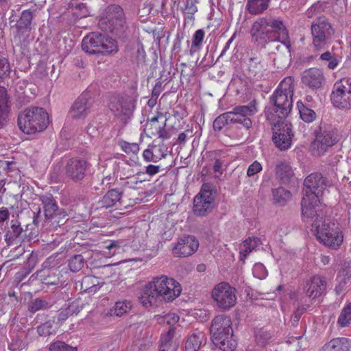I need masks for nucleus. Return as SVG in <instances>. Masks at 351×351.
Returning a JSON list of instances; mask_svg holds the SVG:
<instances>
[{
    "label": "nucleus",
    "instance_id": "24",
    "mask_svg": "<svg viewBox=\"0 0 351 351\" xmlns=\"http://www.w3.org/2000/svg\"><path fill=\"white\" fill-rule=\"evenodd\" d=\"M22 233L21 222L18 219H12L10 221V226L8 228L5 235V241L8 245H17L21 242L19 237Z\"/></svg>",
    "mask_w": 351,
    "mask_h": 351
},
{
    "label": "nucleus",
    "instance_id": "1",
    "mask_svg": "<svg viewBox=\"0 0 351 351\" xmlns=\"http://www.w3.org/2000/svg\"><path fill=\"white\" fill-rule=\"evenodd\" d=\"M181 291L178 282L162 275L153 278L145 285L139 301L146 308L156 306L162 301L172 302L180 295Z\"/></svg>",
    "mask_w": 351,
    "mask_h": 351
},
{
    "label": "nucleus",
    "instance_id": "46",
    "mask_svg": "<svg viewBox=\"0 0 351 351\" xmlns=\"http://www.w3.org/2000/svg\"><path fill=\"white\" fill-rule=\"evenodd\" d=\"M49 349V351H77L76 347L71 346L62 341L51 343Z\"/></svg>",
    "mask_w": 351,
    "mask_h": 351
},
{
    "label": "nucleus",
    "instance_id": "34",
    "mask_svg": "<svg viewBox=\"0 0 351 351\" xmlns=\"http://www.w3.org/2000/svg\"><path fill=\"white\" fill-rule=\"evenodd\" d=\"M174 333V328H169L167 334L161 337L160 351H176L178 345L172 341Z\"/></svg>",
    "mask_w": 351,
    "mask_h": 351
},
{
    "label": "nucleus",
    "instance_id": "64",
    "mask_svg": "<svg viewBox=\"0 0 351 351\" xmlns=\"http://www.w3.org/2000/svg\"><path fill=\"white\" fill-rule=\"evenodd\" d=\"M161 90H162L161 84L160 83L156 84L152 90V97L158 99V96L160 95V94L161 93Z\"/></svg>",
    "mask_w": 351,
    "mask_h": 351
},
{
    "label": "nucleus",
    "instance_id": "60",
    "mask_svg": "<svg viewBox=\"0 0 351 351\" xmlns=\"http://www.w3.org/2000/svg\"><path fill=\"white\" fill-rule=\"evenodd\" d=\"M339 284L335 287V291L337 294H341L346 289L348 282L341 278H338Z\"/></svg>",
    "mask_w": 351,
    "mask_h": 351
},
{
    "label": "nucleus",
    "instance_id": "27",
    "mask_svg": "<svg viewBox=\"0 0 351 351\" xmlns=\"http://www.w3.org/2000/svg\"><path fill=\"white\" fill-rule=\"evenodd\" d=\"M351 348V340L345 338H335L325 344L322 351H348Z\"/></svg>",
    "mask_w": 351,
    "mask_h": 351
},
{
    "label": "nucleus",
    "instance_id": "33",
    "mask_svg": "<svg viewBox=\"0 0 351 351\" xmlns=\"http://www.w3.org/2000/svg\"><path fill=\"white\" fill-rule=\"evenodd\" d=\"M7 92L5 88L0 86V128L7 122L8 106Z\"/></svg>",
    "mask_w": 351,
    "mask_h": 351
},
{
    "label": "nucleus",
    "instance_id": "12",
    "mask_svg": "<svg viewBox=\"0 0 351 351\" xmlns=\"http://www.w3.org/2000/svg\"><path fill=\"white\" fill-rule=\"evenodd\" d=\"M269 121L273 125L272 139L276 146L280 150L289 149L293 136L291 124L281 119Z\"/></svg>",
    "mask_w": 351,
    "mask_h": 351
},
{
    "label": "nucleus",
    "instance_id": "56",
    "mask_svg": "<svg viewBox=\"0 0 351 351\" xmlns=\"http://www.w3.org/2000/svg\"><path fill=\"white\" fill-rule=\"evenodd\" d=\"M10 69V64L5 58H0V79L7 75Z\"/></svg>",
    "mask_w": 351,
    "mask_h": 351
},
{
    "label": "nucleus",
    "instance_id": "30",
    "mask_svg": "<svg viewBox=\"0 0 351 351\" xmlns=\"http://www.w3.org/2000/svg\"><path fill=\"white\" fill-rule=\"evenodd\" d=\"M269 1L270 0H247L246 8L251 14L259 15L268 9Z\"/></svg>",
    "mask_w": 351,
    "mask_h": 351
},
{
    "label": "nucleus",
    "instance_id": "39",
    "mask_svg": "<svg viewBox=\"0 0 351 351\" xmlns=\"http://www.w3.org/2000/svg\"><path fill=\"white\" fill-rule=\"evenodd\" d=\"M272 195L275 203L280 205H284L291 197V193L289 191L283 187H278L272 191Z\"/></svg>",
    "mask_w": 351,
    "mask_h": 351
},
{
    "label": "nucleus",
    "instance_id": "5",
    "mask_svg": "<svg viewBox=\"0 0 351 351\" xmlns=\"http://www.w3.org/2000/svg\"><path fill=\"white\" fill-rule=\"evenodd\" d=\"M322 210L315 212L312 217H303L304 221L311 223L315 231L317 239L326 246L337 249L343 241V234L339 223L326 221L323 218Z\"/></svg>",
    "mask_w": 351,
    "mask_h": 351
},
{
    "label": "nucleus",
    "instance_id": "62",
    "mask_svg": "<svg viewBox=\"0 0 351 351\" xmlns=\"http://www.w3.org/2000/svg\"><path fill=\"white\" fill-rule=\"evenodd\" d=\"M36 264V256L33 254H30L27 261V268L29 270L33 269Z\"/></svg>",
    "mask_w": 351,
    "mask_h": 351
},
{
    "label": "nucleus",
    "instance_id": "41",
    "mask_svg": "<svg viewBox=\"0 0 351 351\" xmlns=\"http://www.w3.org/2000/svg\"><path fill=\"white\" fill-rule=\"evenodd\" d=\"M132 307L131 302L130 301H119L115 303L112 312L117 316H122L130 311Z\"/></svg>",
    "mask_w": 351,
    "mask_h": 351
},
{
    "label": "nucleus",
    "instance_id": "25",
    "mask_svg": "<svg viewBox=\"0 0 351 351\" xmlns=\"http://www.w3.org/2000/svg\"><path fill=\"white\" fill-rule=\"evenodd\" d=\"M248 75L256 79H261L267 69V64L259 58H250L248 61Z\"/></svg>",
    "mask_w": 351,
    "mask_h": 351
},
{
    "label": "nucleus",
    "instance_id": "7",
    "mask_svg": "<svg viewBox=\"0 0 351 351\" xmlns=\"http://www.w3.org/2000/svg\"><path fill=\"white\" fill-rule=\"evenodd\" d=\"M340 139L338 130L326 123H321L315 131V139L312 143L313 154L320 156L325 154Z\"/></svg>",
    "mask_w": 351,
    "mask_h": 351
},
{
    "label": "nucleus",
    "instance_id": "8",
    "mask_svg": "<svg viewBox=\"0 0 351 351\" xmlns=\"http://www.w3.org/2000/svg\"><path fill=\"white\" fill-rule=\"evenodd\" d=\"M49 123L47 111L40 107H31L23 111V134H34L45 130Z\"/></svg>",
    "mask_w": 351,
    "mask_h": 351
},
{
    "label": "nucleus",
    "instance_id": "43",
    "mask_svg": "<svg viewBox=\"0 0 351 351\" xmlns=\"http://www.w3.org/2000/svg\"><path fill=\"white\" fill-rule=\"evenodd\" d=\"M84 259L80 254L74 255L69 261V267L73 272H77L80 271L84 266Z\"/></svg>",
    "mask_w": 351,
    "mask_h": 351
},
{
    "label": "nucleus",
    "instance_id": "38",
    "mask_svg": "<svg viewBox=\"0 0 351 351\" xmlns=\"http://www.w3.org/2000/svg\"><path fill=\"white\" fill-rule=\"evenodd\" d=\"M98 279L92 276L84 277L81 282L82 289L85 292L95 293L99 289Z\"/></svg>",
    "mask_w": 351,
    "mask_h": 351
},
{
    "label": "nucleus",
    "instance_id": "44",
    "mask_svg": "<svg viewBox=\"0 0 351 351\" xmlns=\"http://www.w3.org/2000/svg\"><path fill=\"white\" fill-rule=\"evenodd\" d=\"M351 320V302L346 305L341 312V314L338 318V324L345 327L348 326Z\"/></svg>",
    "mask_w": 351,
    "mask_h": 351
},
{
    "label": "nucleus",
    "instance_id": "13",
    "mask_svg": "<svg viewBox=\"0 0 351 351\" xmlns=\"http://www.w3.org/2000/svg\"><path fill=\"white\" fill-rule=\"evenodd\" d=\"M334 31L328 19L324 16L317 18L311 25L313 43L317 49L326 45L327 40L333 34Z\"/></svg>",
    "mask_w": 351,
    "mask_h": 351
},
{
    "label": "nucleus",
    "instance_id": "48",
    "mask_svg": "<svg viewBox=\"0 0 351 351\" xmlns=\"http://www.w3.org/2000/svg\"><path fill=\"white\" fill-rule=\"evenodd\" d=\"M120 146L122 150L128 155H136L140 150L137 143H130L125 141L121 142Z\"/></svg>",
    "mask_w": 351,
    "mask_h": 351
},
{
    "label": "nucleus",
    "instance_id": "19",
    "mask_svg": "<svg viewBox=\"0 0 351 351\" xmlns=\"http://www.w3.org/2000/svg\"><path fill=\"white\" fill-rule=\"evenodd\" d=\"M326 286L327 282L324 277L315 275L306 281L304 291L307 297L314 300L325 292Z\"/></svg>",
    "mask_w": 351,
    "mask_h": 351
},
{
    "label": "nucleus",
    "instance_id": "49",
    "mask_svg": "<svg viewBox=\"0 0 351 351\" xmlns=\"http://www.w3.org/2000/svg\"><path fill=\"white\" fill-rule=\"evenodd\" d=\"M22 341L21 340L20 333H16L14 330L12 332V340L9 343V350L10 351H21Z\"/></svg>",
    "mask_w": 351,
    "mask_h": 351
},
{
    "label": "nucleus",
    "instance_id": "51",
    "mask_svg": "<svg viewBox=\"0 0 351 351\" xmlns=\"http://www.w3.org/2000/svg\"><path fill=\"white\" fill-rule=\"evenodd\" d=\"M47 307V302L40 298H36L34 301L32 302L28 306L29 311H30L32 313H34L40 309L45 308Z\"/></svg>",
    "mask_w": 351,
    "mask_h": 351
},
{
    "label": "nucleus",
    "instance_id": "57",
    "mask_svg": "<svg viewBox=\"0 0 351 351\" xmlns=\"http://www.w3.org/2000/svg\"><path fill=\"white\" fill-rule=\"evenodd\" d=\"M25 90L23 91V95L31 99L36 95L37 88L34 84H27L25 87Z\"/></svg>",
    "mask_w": 351,
    "mask_h": 351
},
{
    "label": "nucleus",
    "instance_id": "20",
    "mask_svg": "<svg viewBox=\"0 0 351 351\" xmlns=\"http://www.w3.org/2000/svg\"><path fill=\"white\" fill-rule=\"evenodd\" d=\"M92 103L87 93L82 94L73 103L69 116L72 119H80L85 118L90 112Z\"/></svg>",
    "mask_w": 351,
    "mask_h": 351
},
{
    "label": "nucleus",
    "instance_id": "55",
    "mask_svg": "<svg viewBox=\"0 0 351 351\" xmlns=\"http://www.w3.org/2000/svg\"><path fill=\"white\" fill-rule=\"evenodd\" d=\"M263 167L260 162L254 161L250 165L247 171V175L249 177H252L255 174L259 173L262 170Z\"/></svg>",
    "mask_w": 351,
    "mask_h": 351
},
{
    "label": "nucleus",
    "instance_id": "35",
    "mask_svg": "<svg viewBox=\"0 0 351 351\" xmlns=\"http://www.w3.org/2000/svg\"><path fill=\"white\" fill-rule=\"evenodd\" d=\"M261 244L258 238H249L244 241L240 246V254L241 260H244L247 255L254 250H255Z\"/></svg>",
    "mask_w": 351,
    "mask_h": 351
},
{
    "label": "nucleus",
    "instance_id": "53",
    "mask_svg": "<svg viewBox=\"0 0 351 351\" xmlns=\"http://www.w3.org/2000/svg\"><path fill=\"white\" fill-rule=\"evenodd\" d=\"M35 12L36 9L23 10V29L29 27Z\"/></svg>",
    "mask_w": 351,
    "mask_h": 351
},
{
    "label": "nucleus",
    "instance_id": "61",
    "mask_svg": "<svg viewBox=\"0 0 351 351\" xmlns=\"http://www.w3.org/2000/svg\"><path fill=\"white\" fill-rule=\"evenodd\" d=\"M186 10L187 14H193L197 11V7L195 5L193 1H187Z\"/></svg>",
    "mask_w": 351,
    "mask_h": 351
},
{
    "label": "nucleus",
    "instance_id": "17",
    "mask_svg": "<svg viewBox=\"0 0 351 351\" xmlns=\"http://www.w3.org/2000/svg\"><path fill=\"white\" fill-rule=\"evenodd\" d=\"M258 112L255 101L247 105L235 106L232 110L229 111L232 123L241 124L245 129L249 130L252 126L250 117Z\"/></svg>",
    "mask_w": 351,
    "mask_h": 351
},
{
    "label": "nucleus",
    "instance_id": "4",
    "mask_svg": "<svg viewBox=\"0 0 351 351\" xmlns=\"http://www.w3.org/2000/svg\"><path fill=\"white\" fill-rule=\"evenodd\" d=\"M293 93L294 80L292 77H287L281 81L270 97L273 106L266 110V117L269 121L286 119L292 108Z\"/></svg>",
    "mask_w": 351,
    "mask_h": 351
},
{
    "label": "nucleus",
    "instance_id": "40",
    "mask_svg": "<svg viewBox=\"0 0 351 351\" xmlns=\"http://www.w3.org/2000/svg\"><path fill=\"white\" fill-rule=\"evenodd\" d=\"M230 116V112H226L217 117L213 122L214 129L221 130L226 125L232 123Z\"/></svg>",
    "mask_w": 351,
    "mask_h": 351
},
{
    "label": "nucleus",
    "instance_id": "21",
    "mask_svg": "<svg viewBox=\"0 0 351 351\" xmlns=\"http://www.w3.org/2000/svg\"><path fill=\"white\" fill-rule=\"evenodd\" d=\"M87 163L84 160L72 158L66 166V173L74 181L81 180L85 174Z\"/></svg>",
    "mask_w": 351,
    "mask_h": 351
},
{
    "label": "nucleus",
    "instance_id": "59",
    "mask_svg": "<svg viewBox=\"0 0 351 351\" xmlns=\"http://www.w3.org/2000/svg\"><path fill=\"white\" fill-rule=\"evenodd\" d=\"M160 169V167L159 165H149L146 167L145 173L150 176H153L159 172Z\"/></svg>",
    "mask_w": 351,
    "mask_h": 351
},
{
    "label": "nucleus",
    "instance_id": "26",
    "mask_svg": "<svg viewBox=\"0 0 351 351\" xmlns=\"http://www.w3.org/2000/svg\"><path fill=\"white\" fill-rule=\"evenodd\" d=\"M206 336L203 332L195 331L189 336L185 343V351H199L206 343Z\"/></svg>",
    "mask_w": 351,
    "mask_h": 351
},
{
    "label": "nucleus",
    "instance_id": "36",
    "mask_svg": "<svg viewBox=\"0 0 351 351\" xmlns=\"http://www.w3.org/2000/svg\"><path fill=\"white\" fill-rule=\"evenodd\" d=\"M121 194L116 189L108 191L100 201L101 207L108 208L113 206L121 199Z\"/></svg>",
    "mask_w": 351,
    "mask_h": 351
},
{
    "label": "nucleus",
    "instance_id": "23",
    "mask_svg": "<svg viewBox=\"0 0 351 351\" xmlns=\"http://www.w3.org/2000/svg\"><path fill=\"white\" fill-rule=\"evenodd\" d=\"M166 121L167 119H163L162 115L152 117L147 123V127H150V130H152V135L158 136L162 139L168 138L169 135L165 130Z\"/></svg>",
    "mask_w": 351,
    "mask_h": 351
},
{
    "label": "nucleus",
    "instance_id": "14",
    "mask_svg": "<svg viewBox=\"0 0 351 351\" xmlns=\"http://www.w3.org/2000/svg\"><path fill=\"white\" fill-rule=\"evenodd\" d=\"M333 105L339 108H351V81L344 79L336 82L331 94Z\"/></svg>",
    "mask_w": 351,
    "mask_h": 351
},
{
    "label": "nucleus",
    "instance_id": "2",
    "mask_svg": "<svg viewBox=\"0 0 351 351\" xmlns=\"http://www.w3.org/2000/svg\"><path fill=\"white\" fill-rule=\"evenodd\" d=\"M336 176L329 178L320 173H312L304 180V196L302 199V217H312L315 212L321 210L318 207L319 197L328 188L332 186L336 182Z\"/></svg>",
    "mask_w": 351,
    "mask_h": 351
},
{
    "label": "nucleus",
    "instance_id": "37",
    "mask_svg": "<svg viewBox=\"0 0 351 351\" xmlns=\"http://www.w3.org/2000/svg\"><path fill=\"white\" fill-rule=\"evenodd\" d=\"M13 38L12 39L14 53L16 56L22 54V39L21 34V26L16 23L15 26H12Z\"/></svg>",
    "mask_w": 351,
    "mask_h": 351
},
{
    "label": "nucleus",
    "instance_id": "3",
    "mask_svg": "<svg viewBox=\"0 0 351 351\" xmlns=\"http://www.w3.org/2000/svg\"><path fill=\"white\" fill-rule=\"evenodd\" d=\"M250 34L254 42L264 44L269 41H280L288 52L291 42L288 30L282 20L272 17L258 18L252 25Z\"/></svg>",
    "mask_w": 351,
    "mask_h": 351
},
{
    "label": "nucleus",
    "instance_id": "18",
    "mask_svg": "<svg viewBox=\"0 0 351 351\" xmlns=\"http://www.w3.org/2000/svg\"><path fill=\"white\" fill-rule=\"evenodd\" d=\"M199 242L193 236H186L178 239L173 247V254L177 257H186L194 254L198 249Z\"/></svg>",
    "mask_w": 351,
    "mask_h": 351
},
{
    "label": "nucleus",
    "instance_id": "58",
    "mask_svg": "<svg viewBox=\"0 0 351 351\" xmlns=\"http://www.w3.org/2000/svg\"><path fill=\"white\" fill-rule=\"evenodd\" d=\"M339 278L343 279V280H346L350 285H351V267H347L344 268L338 277Z\"/></svg>",
    "mask_w": 351,
    "mask_h": 351
},
{
    "label": "nucleus",
    "instance_id": "16",
    "mask_svg": "<svg viewBox=\"0 0 351 351\" xmlns=\"http://www.w3.org/2000/svg\"><path fill=\"white\" fill-rule=\"evenodd\" d=\"M136 100V96L125 94L114 95L110 98L109 108L116 116H129L134 109Z\"/></svg>",
    "mask_w": 351,
    "mask_h": 351
},
{
    "label": "nucleus",
    "instance_id": "10",
    "mask_svg": "<svg viewBox=\"0 0 351 351\" xmlns=\"http://www.w3.org/2000/svg\"><path fill=\"white\" fill-rule=\"evenodd\" d=\"M211 296L217 307L222 311L230 310L235 306L237 301L236 289L225 282L214 287Z\"/></svg>",
    "mask_w": 351,
    "mask_h": 351
},
{
    "label": "nucleus",
    "instance_id": "22",
    "mask_svg": "<svg viewBox=\"0 0 351 351\" xmlns=\"http://www.w3.org/2000/svg\"><path fill=\"white\" fill-rule=\"evenodd\" d=\"M302 82L312 89L320 88L324 80L323 73L317 68H311L304 71Z\"/></svg>",
    "mask_w": 351,
    "mask_h": 351
},
{
    "label": "nucleus",
    "instance_id": "50",
    "mask_svg": "<svg viewBox=\"0 0 351 351\" xmlns=\"http://www.w3.org/2000/svg\"><path fill=\"white\" fill-rule=\"evenodd\" d=\"M38 333L40 336L47 337L53 334L55 330L53 328L52 323L47 322L38 327Z\"/></svg>",
    "mask_w": 351,
    "mask_h": 351
},
{
    "label": "nucleus",
    "instance_id": "29",
    "mask_svg": "<svg viewBox=\"0 0 351 351\" xmlns=\"http://www.w3.org/2000/svg\"><path fill=\"white\" fill-rule=\"evenodd\" d=\"M167 156L163 146H152V149H146L143 151V157L146 162H157Z\"/></svg>",
    "mask_w": 351,
    "mask_h": 351
},
{
    "label": "nucleus",
    "instance_id": "32",
    "mask_svg": "<svg viewBox=\"0 0 351 351\" xmlns=\"http://www.w3.org/2000/svg\"><path fill=\"white\" fill-rule=\"evenodd\" d=\"M44 206L45 216L46 218H51L58 210V205L51 195H43L39 197Z\"/></svg>",
    "mask_w": 351,
    "mask_h": 351
},
{
    "label": "nucleus",
    "instance_id": "11",
    "mask_svg": "<svg viewBox=\"0 0 351 351\" xmlns=\"http://www.w3.org/2000/svg\"><path fill=\"white\" fill-rule=\"evenodd\" d=\"M104 23L106 25V31L117 36H121L126 29L123 9L118 5H109L106 10Z\"/></svg>",
    "mask_w": 351,
    "mask_h": 351
},
{
    "label": "nucleus",
    "instance_id": "28",
    "mask_svg": "<svg viewBox=\"0 0 351 351\" xmlns=\"http://www.w3.org/2000/svg\"><path fill=\"white\" fill-rule=\"evenodd\" d=\"M276 174L282 184H288L293 177L294 173L289 164L280 162L276 165Z\"/></svg>",
    "mask_w": 351,
    "mask_h": 351
},
{
    "label": "nucleus",
    "instance_id": "63",
    "mask_svg": "<svg viewBox=\"0 0 351 351\" xmlns=\"http://www.w3.org/2000/svg\"><path fill=\"white\" fill-rule=\"evenodd\" d=\"M118 247L119 245L114 241H111L108 245L105 246V249L109 250L108 256H113L116 253L114 249Z\"/></svg>",
    "mask_w": 351,
    "mask_h": 351
},
{
    "label": "nucleus",
    "instance_id": "45",
    "mask_svg": "<svg viewBox=\"0 0 351 351\" xmlns=\"http://www.w3.org/2000/svg\"><path fill=\"white\" fill-rule=\"evenodd\" d=\"M298 108L300 117L303 121L307 123H310L315 119L316 114L313 110L307 108L303 104L302 106H299Z\"/></svg>",
    "mask_w": 351,
    "mask_h": 351
},
{
    "label": "nucleus",
    "instance_id": "54",
    "mask_svg": "<svg viewBox=\"0 0 351 351\" xmlns=\"http://www.w3.org/2000/svg\"><path fill=\"white\" fill-rule=\"evenodd\" d=\"M74 14L79 18H84L89 15V12L85 4L80 3L75 6Z\"/></svg>",
    "mask_w": 351,
    "mask_h": 351
},
{
    "label": "nucleus",
    "instance_id": "6",
    "mask_svg": "<svg viewBox=\"0 0 351 351\" xmlns=\"http://www.w3.org/2000/svg\"><path fill=\"white\" fill-rule=\"evenodd\" d=\"M210 335L213 343L223 351H232L235 342L232 339V321L226 315L216 316L212 321Z\"/></svg>",
    "mask_w": 351,
    "mask_h": 351
},
{
    "label": "nucleus",
    "instance_id": "52",
    "mask_svg": "<svg viewBox=\"0 0 351 351\" xmlns=\"http://www.w3.org/2000/svg\"><path fill=\"white\" fill-rule=\"evenodd\" d=\"M270 338L269 334L266 332H258L256 335V341L260 347L265 346L268 343Z\"/></svg>",
    "mask_w": 351,
    "mask_h": 351
},
{
    "label": "nucleus",
    "instance_id": "47",
    "mask_svg": "<svg viewBox=\"0 0 351 351\" xmlns=\"http://www.w3.org/2000/svg\"><path fill=\"white\" fill-rule=\"evenodd\" d=\"M156 317L159 324H167L171 328V326L179 321V317L173 313L166 314L164 316L157 315Z\"/></svg>",
    "mask_w": 351,
    "mask_h": 351
},
{
    "label": "nucleus",
    "instance_id": "9",
    "mask_svg": "<svg viewBox=\"0 0 351 351\" xmlns=\"http://www.w3.org/2000/svg\"><path fill=\"white\" fill-rule=\"evenodd\" d=\"M82 47L85 52L90 54H107L118 51L114 40L95 32H92L83 38Z\"/></svg>",
    "mask_w": 351,
    "mask_h": 351
},
{
    "label": "nucleus",
    "instance_id": "31",
    "mask_svg": "<svg viewBox=\"0 0 351 351\" xmlns=\"http://www.w3.org/2000/svg\"><path fill=\"white\" fill-rule=\"evenodd\" d=\"M22 274L17 272L14 279L12 282V286L8 291V295L10 298H13L16 302L21 301L22 298Z\"/></svg>",
    "mask_w": 351,
    "mask_h": 351
},
{
    "label": "nucleus",
    "instance_id": "42",
    "mask_svg": "<svg viewBox=\"0 0 351 351\" xmlns=\"http://www.w3.org/2000/svg\"><path fill=\"white\" fill-rule=\"evenodd\" d=\"M204 31L203 29L197 30L193 37L191 53H193L200 49L204 38Z\"/></svg>",
    "mask_w": 351,
    "mask_h": 351
},
{
    "label": "nucleus",
    "instance_id": "15",
    "mask_svg": "<svg viewBox=\"0 0 351 351\" xmlns=\"http://www.w3.org/2000/svg\"><path fill=\"white\" fill-rule=\"evenodd\" d=\"M214 196L210 186L204 184L200 192L193 200V212L197 216H204L210 213L214 206Z\"/></svg>",
    "mask_w": 351,
    "mask_h": 351
}]
</instances>
